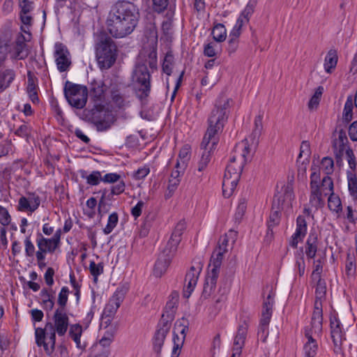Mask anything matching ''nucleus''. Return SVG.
<instances>
[{
	"instance_id": "f257e3e1",
	"label": "nucleus",
	"mask_w": 357,
	"mask_h": 357,
	"mask_svg": "<svg viewBox=\"0 0 357 357\" xmlns=\"http://www.w3.org/2000/svg\"><path fill=\"white\" fill-rule=\"evenodd\" d=\"M229 106V98L220 97L208 118V128L201 144L204 151L197 164L199 172L206 169L211 160V150L218 142V135L222 132L227 121Z\"/></svg>"
},
{
	"instance_id": "f03ea898",
	"label": "nucleus",
	"mask_w": 357,
	"mask_h": 357,
	"mask_svg": "<svg viewBox=\"0 0 357 357\" xmlns=\"http://www.w3.org/2000/svg\"><path fill=\"white\" fill-rule=\"evenodd\" d=\"M139 18L136 6L128 1H118L111 8L107 19L109 32L115 38H123L135 29Z\"/></svg>"
},
{
	"instance_id": "7ed1b4c3",
	"label": "nucleus",
	"mask_w": 357,
	"mask_h": 357,
	"mask_svg": "<svg viewBox=\"0 0 357 357\" xmlns=\"http://www.w3.org/2000/svg\"><path fill=\"white\" fill-rule=\"evenodd\" d=\"M251 149L247 139L236 144L223 177L222 194L225 197L229 198L232 195L239 181L243 167L251 159Z\"/></svg>"
},
{
	"instance_id": "20e7f679",
	"label": "nucleus",
	"mask_w": 357,
	"mask_h": 357,
	"mask_svg": "<svg viewBox=\"0 0 357 357\" xmlns=\"http://www.w3.org/2000/svg\"><path fill=\"white\" fill-rule=\"evenodd\" d=\"M70 319L67 310L55 309L51 321H47L44 328H36V343L38 347H43L46 353L51 354L56 342V333L63 336L68 331Z\"/></svg>"
},
{
	"instance_id": "39448f33",
	"label": "nucleus",
	"mask_w": 357,
	"mask_h": 357,
	"mask_svg": "<svg viewBox=\"0 0 357 357\" xmlns=\"http://www.w3.org/2000/svg\"><path fill=\"white\" fill-rule=\"evenodd\" d=\"M157 68V53L153 50L147 55H142L137 60L132 73V82L136 96L142 102H146L151 90V73L148 70Z\"/></svg>"
},
{
	"instance_id": "423d86ee",
	"label": "nucleus",
	"mask_w": 357,
	"mask_h": 357,
	"mask_svg": "<svg viewBox=\"0 0 357 357\" xmlns=\"http://www.w3.org/2000/svg\"><path fill=\"white\" fill-rule=\"evenodd\" d=\"M96 57L100 69H109L116 61L117 49L110 36L104 31L95 34Z\"/></svg>"
},
{
	"instance_id": "0eeeda50",
	"label": "nucleus",
	"mask_w": 357,
	"mask_h": 357,
	"mask_svg": "<svg viewBox=\"0 0 357 357\" xmlns=\"http://www.w3.org/2000/svg\"><path fill=\"white\" fill-rule=\"evenodd\" d=\"M294 199V192L289 188L285 189L283 195H275L272 204V211L270 214L269 219L267 222V236L271 235V236H273V231L272 228L278 225L280 222V211H288L289 209L291 208L292 202Z\"/></svg>"
},
{
	"instance_id": "6e6552de",
	"label": "nucleus",
	"mask_w": 357,
	"mask_h": 357,
	"mask_svg": "<svg viewBox=\"0 0 357 357\" xmlns=\"http://www.w3.org/2000/svg\"><path fill=\"white\" fill-rule=\"evenodd\" d=\"M82 115L83 119L93 123L98 131H105L113 123V115L105 110L102 104L94 103L93 108L84 109Z\"/></svg>"
},
{
	"instance_id": "1a4fd4ad",
	"label": "nucleus",
	"mask_w": 357,
	"mask_h": 357,
	"mask_svg": "<svg viewBox=\"0 0 357 357\" xmlns=\"http://www.w3.org/2000/svg\"><path fill=\"white\" fill-rule=\"evenodd\" d=\"M63 91L68 102L72 107L77 109L85 107L88 98V90L86 86L66 81Z\"/></svg>"
},
{
	"instance_id": "9d476101",
	"label": "nucleus",
	"mask_w": 357,
	"mask_h": 357,
	"mask_svg": "<svg viewBox=\"0 0 357 357\" xmlns=\"http://www.w3.org/2000/svg\"><path fill=\"white\" fill-rule=\"evenodd\" d=\"M314 324L313 319H311L310 324L304 328L305 337L307 339V342L303 347L305 357H314L317 354L318 344L316 338L319 337L321 335L323 321H320L319 330L314 328Z\"/></svg>"
},
{
	"instance_id": "9b49d317",
	"label": "nucleus",
	"mask_w": 357,
	"mask_h": 357,
	"mask_svg": "<svg viewBox=\"0 0 357 357\" xmlns=\"http://www.w3.org/2000/svg\"><path fill=\"white\" fill-rule=\"evenodd\" d=\"M317 280L318 281L315 289L314 310L311 319H313V322L315 324L314 328L319 330L320 321H323L322 301L326 296V282L321 278Z\"/></svg>"
},
{
	"instance_id": "f8f14e48",
	"label": "nucleus",
	"mask_w": 357,
	"mask_h": 357,
	"mask_svg": "<svg viewBox=\"0 0 357 357\" xmlns=\"http://www.w3.org/2000/svg\"><path fill=\"white\" fill-rule=\"evenodd\" d=\"M331 336L333 342V351L336 354H342V344L345 340V335L342 331V326L336 314H331L330 317Z\"/></svg>"
},
{
	"instance_id": "ddd939ff",
	"label": "nucleus",
	"mask_w": 357,
	"mask_h": 357,
	"mask_svg": "<svg viewBox=\"0 0 357 357\" xmlns=\"http://www.w3.org/2000/svg\"><path fill=\"white\" fill-rule=\"evenodd\" d=\"M312 173L310 176V203L312 206L316 209L321 208L324 206V202L320 198V176L319 174L317 172V168L312 167Z\"/></svg>"
},
{
	"instance_id": "4468645a",
	"label": "nucleus",
	"mask_w": 357,
	"mask_h": 357,
	"mask_svg": "<svg viewBox=\"0 0 357 357\" xmlns=\"http://www.w3.org/2000/svg\"><path fill=\"white\" fill-rule=\"evenodd\" d=\"M172 326V323L165 321V319H160L157 326V329L153 339V350L157 354H160L164 344L165 337Z\"/></svg>"
},
{
	"instance_id": "2eb2a0df",
	"label": "nucleus",
	"mask_w": 357,
	"mask_h": 357,
	"mask_svg": "<svg viewBox=\"0 0 357 357\" xmlns=\"http://www.w3.org/2000/svg\"><path fill=\"white\" fill-rule=\"evenodd\" d=\"M54 57L57 68L60 72L66 71L71 64L70 53L63 44L56 43L54 45Z\"/></svg>"
},
{
	"instance_id": "dca6fc26",
	"label": "nucleus",
	"mask_w": 357,
	"mask_h": 357,
	"mask_svg": "<svg viewBox=\"0 0 357 357\" xmlns=\"http://www.w3.org/2000/svg\"><path fill=\"white\" fill-rule=\"evenodd\" d=\"M175 254L172 252V250L165 248L155 263L153 274L155 277L160 278L166 272Z\"/></svg>"
},
{
	"instance_id": "f3484780",
	"label": "nucleus",
	"mask_w": 357,
	"mask_h": 357,
	"mask_svg": "<svg viewBox=\"0 0 357 357\" xmlns=\"http://www.w3.org/2000/svg\"><path fill=\"white\" fill-rule=\"evenodd\" d=\"M188 331V326L178 322L175 324L173 337L174 347L171 357L179 356Z\"/></svg>"
},
{
	"instance_id": "a211bd4d",
	"label": "nucleus",
	"mask_w": 357,
	"mask_h": 357,
	"mask_svg": "<svg viewBox=\"0 0 357 357\" xmlns=\"http://www.w3.org/2000/svg\"><path fill=\"white\" fill-rule=\"evenodd\" d=\"M248 326V323L245 320L238 325L237 332L234 340L232 354L231 357L241 356L242 349L246 339Z\"/></svg>"
},
{
	"instance_id": "6ab92c4d",
	"label": "nucleus",
	"mask_w": 357,
	"mask_h": 357,
	"mask_svg": "<svg viewBox=\"0 0 357 357\" xmlns=\"http://www.w3.org/2000/svg\"><path fill=\"white\" fill-rule=\"evenodd\" d=\"M36 243L38 250L36 252V256L38 258L46 253H54L59 247V244L52 237L45 238L40 233L37 234Z\"/></svg>"
},
{
	"instance_id": "aec40b11",
	"label": "nucleus",
	"mask_w": 357,
	"mask_h": 357,
	"mask_svg": "<svg viewBox=\"0 0 357 357\" xmlns=\"http://www.w3.org/2000/svg\"><path fill=\"white\" fill-rule=\"evenodd\" d=\"M202 271V267L199 265L197 266H192L190 270L187 272L185 281L183 296L189 298L197 285L199 273Z\"/></svg>"
},
{
	"instance_id": "412c9836",
	"label": "nucleus",
	"mask_w": 357,
	"mask_h": 357,
	"mask_svg": "<svg viewBox=\"0 0 357 357\" xmlns=\"http://www.w3.org/2000/svg\"><path fill=\"white\" fill-rule=\"evenodd\" d=\"M178 299L179 294L177 291H172L169 296V300L166 303L161 319H165V321L172 323L175 317Z\"/></svg>"
},
{
	"instance_id": "4be33fe9",
	"label": "nucleus",
	"mask_w": 357,
	"mask_h": 357,
	"mask_svg": "<svg viewBox=\"0 0 357 357\" xmlns=\"http://www.w3.org/2000/svg\"><path fill=\"white\" fill-rule=\"evenodd\" d=\"M186 224L184 220H180L175 226L173 232L168 241L166 247L172 250V252H176L178 244L181 241V236L185 229Z\"/></svg>"
},
{
	"instance_id": "5701e85b",
	"label": "nucleus",
	"mask_w": 357,
	"mask_h": 357,
	"mask_svg": "<svg viewBox=\"0 0 357 357\" xmlns=\"http://www.w3.org/2000/svg\"><path fill=\"white\" fill-rule=\"evenodd\" d=\"M105 84L102 82L94 81L91 83V97L94 103L102 104L105 100Z\"/></svg>"
},
{
	"instance_id": "b1692460",
	"label": "nucleus",
	"mask_w": 357,
	"mask_h": 357,
	"mask_svg": "<svg viewBox=\"0 0 357 357\" xmlns=\"http://www.w3.org/2000/svg\"><path fill=\"white\" fill-rule=\"evenodd\" d=\"M318 249V238L315 232H310L305 245V253L308 259H314Z\"/></svg>"
},
{
	"instance_id": "393cba45",
	"label": "nucleus",
	"mask_w": 357,
	"mask_h": 357,
	"mask_svg": "<svg viewBox=\"0 0 357 357\" xmlns=\"http://www.w3.org/2000/svg\"><path fill=\"white\" fill-rule=\"evenodd\" d=\"M218 276L219 275H217L215 272L213 274L208 273L202 291V296L203 298H208L215 292Z\"/></svg>"
},
{
	"instance_id": "a878e982",
	"label": "nucleus",
	"mask_w": 357,
	"mask_h": 357,
	"mask_svg": "<svg viewBox=\"0 0 357 357\" xmlns=\"http://www.w3.org/2000/svg\"><path fill=\"white\" fill-rule=\"evenodd\" d=\"M224 254L225 253L221 252V250H217L215 249L211 257L209 264L210 269L208 273L213 274L214 272H215L216 275H219L220 268L222 264Z\"/></svg>"
},
{
	"instance_id": "bb28decb",
	"label": "nucleus",
	"mask_w": 357,
	"mask_h": 357,
	"mask_svg": "<svg viewBox=\"0 0 357 357\" xmlns=\"http://www.w3.org/2000/svg\"><path fill=\"white\" fill-rule=\"evenodd\" d=\"M320 186V198L325 203L324 197L329 196L333 192V181L329 176H326L322 178Z\"/></svg>"
},
{
	"instance_id": "cd10ccee",
	"label": "nucleus",
	"mask_w": 357,
	"mask_h": 357,
	"mask_svg": "<svg viewBox=\"0 0 357 357\" xmlns=\"http://www.w3.org/2000/svg\"><path fill=\"white\" fill-rule=\"evenodd\" d=\"M117 296V294H114L105 306L103 314L106 317H112L120 307L122 300Z\"/></svg>"
},
{
	"instance_id": "c85d7f7f",
	"label": "nucleus",
	"mask_w": 357,
	"mask_h": 357,
	"mask_svg": "<svg viewBox=\"0 0 357 357\" xmlns=\"http://www.w3.org/2000/svg\"><path fill=\"white\" fill-rule=\"evenodd\" d=\"M15 77V72L10 69L0 72V93L5 91L10 86Z\"/></svg>"
},
{
	"instance_id": "c756f323",
	"label": "nucleus",
	"mask_w": 357,
	"mask_h": 357,
	"mask_svg": "<svg viewBox=\"0 0 357 357\" xmlns=\"http://www.w3.org/2000/svg\"><path fill=\"white\" fill-rule=\"evenodd\" d=\"M190 147L186 145L180 150L178 158L175 165L176 168H180L181 171L185 170L190 160Z\"/></svg>"
},
{
	"instance_id": "7c9ffc66",
	"label": "nucleus",
	"mask_w": 357,
	"mask_h": 357,
	"mask_svg": "<svg viewBox=\"0 0 357 357\" xmlns=\"http://www.w3.org/2000/svg\"><path fill=\"white\" fill-rule=\"evenodd\" d=\"M337 54L335 50H330L325 58L324 69L326 73H331L332 70L336 67L337 63Z\"/></svg>"
},
{
	"instance_id": "2f4dec72",
	"label": "nucleus",
	"mask_w": 357,
	"mask_h": 357,
	"mask_svg": "<svg viewBox=\"0 0 357 357\" xmlns=\"http://www.w3.org/2000/svg\"><path fill=\"white\" fill-rule=\"evenodd\" d=\"M262 119H263V114H258L255 119L254 128H253L251 136H250L252 143L257 144L258 139L261 134V132L263 130Z\"/></svg>"
},
{
	"instance_id": "473e14b6",
	"label": "nucleus",
	"mask_w": 357,
	"mask_h": 357,
	"mask_svg": "<svg viewBox=\"0 0 357 357\" xmlns=\"http://www.w3.org/2000/svg\"><path fill=\"white\" fill-rule=\"evenodd\" d=\"M273 296L271 294H269L263 303V309L261 319L266 318L267 321H271L273 313Z\"/></svg>"
},
{
	"instance_id": "72a5a7b5",
	"label": "nucleus",
	"mask_w": 357,
	"mask_h": 357,
	"mask_svg": "<svg viewBox=\"0 0 357 357\" xmlns=\"http://www.w3.org/2000/svg\"><path fill=\"white\" fill-rule=\"evenodd\" d=\"M111 98L113 103L119 108H123L128 105V102L117 87H113L111 90Z\"/></svg>"
},
{
	"instance_id": "f704fd0d",
	"label": "nucleus",
	"mask_w": 357,
	"mask_h": 357,
	"mask_svg": "<svg viewBox=\"0 0 357 357\" xmlns=\"http://www.w3.org/2000/svg\"><path fill=\"white\" fill-rule=\"evenodd\" d=\"M82 334V327L79 324H73L70 327L69 336L76 343L77 347L82 349L83 346L81 344L80 337Z\"/></svg>"
},
{
	"instance_id": "c9c22d12",
	"label": "nucleus",
	"mask_w": 357,
	"mask_h": 357,
	"mask_svg": "<svg viewBox=\"0 0 357 357\" xmlns=\"http://www.w3.org/2000/svg\"><path fill=\"white\" fill-rule=\"evenodd\" d=\"M116 195L112 193V191L108 192L107 190H104L102 193L101 198L98 204V213L100 214L106 213L108 211L107 201H111L113 199V196Z\"/></svg>"
},
{
	"instance_id": "e433bc0d",
	"label": "nucleus",
	"mask_w": 357,
	"mask_h": 357,
	"mask_svg": "<svg viewBox=\"0 0 357 357\" xmlns=\"http://www.w3.org/2000/svg\"><path fill=\"white\" fill-rule=\"evenodd\" d=\"M213 39L218 43L225 40L227 37V30L225 26L220 23L216 24L212 30Z\"/></svg>"
},
{
	"instance_id": "4c0bfd02",
	"label": "nucleus",
	"mask_w": 357,
	"mask_h": 357,
	"mask_svg": "<svg viewBox=\"0 0 357 357\" xmlns=\"http://www.w3.org/2000/svg\"><path fill=\"white\" fill-rule=\"evenodd\" d=\"M328 206L331 211L337 213L342 211V209L341 200L335 193L329 195L328 199Z\"/></svg>"
},
{
	"instance_id": "58836bf2",
	"label": "nucleus",
	"mask_w": 357,
	"mask_h": 357,
	"mask_svg": "<svg viewBox=\"0 0 357 357\" xmlns=\"http://www.w3.org/2000/svg\"><path fill=\"white\" fill-rule=\"evenodd\" d=\"M353 98L351 96L347 97L344 104L342 118L347 123L351 121L353 118Z\"/></svg>"
},
{
	"instance_id": "ea45409f",
	"label": "nucleus",
	"mask_w": 357,
	"mask_h": 357,
	"mask_svg": "<svg viewBox=\"0 0 357 357\" xmlns=\"http://www.w3.org/2000/svg\"><path fill=\"white\" fill-rule=\"evenodd\" d=\"M69 289L67 287H63L59 293L57 304L59 307L56 309L67 310L66 305L68 299Z\"/></svg>"
},
{
	"instance_id": "a19ab883",
	"label": "nucleus",
	"mask_w": 357,
	"mask_h": 357,
	"mask_svg": "<svg viewBox=\"0 0 357 357\" xmlns=\"http://www.w3.org/2000/svg\"><path fill=\"white\" fill-rule=\"evenodd\" d=\"M119 221V215L117 213L114 212L109 215L107 224L106 227L103 229V232L105 234H110L113 229L116 227Z\"/></svg>"
},
{
	"instance_id": "79ce46f5",
	"label": "nucleus",
	"mask_w": 357,
	"mask_h": 357,
	"mask_svg": "<svg viewBox=\"0 0 357 357\" xmlns=\"http://www.w3.org/2000/svg\"><path fill=\"white\" fill-rule=\"evenodd\" d=\"M311 155V150H310V143L307 141H303L301 143V147H300V153L298 158V162L301 158L304 157L303 163L305 161L306 162H310V157Z\"/></svg>"
},
{
	"instance_id": "37998d69",
	"label": "nucleus",
	"mask_w": 357,
	"mask_h": 357,
	"mask_svg": "<svg viewBox=\"0 0 357 357\" xmlns=\"http://www.w3.org/2000/svg\"><path fill=\"white\" fill-rule=\"evenodd\" d=\"M270 321L267 319H261L258 329V335L260 337L262 342H266L268 335V325Z\"/></svg>"
},
{
	"instance_id": "c03bdc74",
	"label": "nucleus",
	"mask_w": 357,
	"mask_h": 357,
	"mask_svg": "<svg viewBox=\"0 0 357 357\" xmlns=\"http://www.w3.org/2000/svg\"><path fill=\"white\" fill-rule=\"evenodd\" d=\"M174 56L172 52H167L162 63V70L167 75H170L172 71Z\"/></svg>"
},
{
	"instance_id": "a18cd8bd",
	"label": "nucleus",
	"mask_w": 357,
	"mask_h": 357,
	"mask_svg": "<svg viewBox=\"0 0 357 357\" xmlns=\"http://www.w3.org/2000/svg\"><path fill=\"white\" fill-rule=\"evenodd\" d=\"M103 264L102 263L96 264L91 261L89 264V271L93 277V281L97 282L98 277L103 273Z\"/></svg>"
},
{
	"instance_id": "49530a36",
	"label": "nucleus",
	"mask_w": 357,
	"mask_h": 357,
	"mask_svg": "<svg viewBox=\"0 0 357 357\" xmlns=\"http://www.w3.org/2000/svg\"><path fill=\"white\" fill-rule=\"evenodd\" d=\"M348 188L354 199H357V178L351 174L348 175Z\"/></svg>"
},
{
	"instance_id": "de8ad7c7",
	"label": "nucleus",
	"mask_w": 357,
	"mask_h": 357,
	"mask_svg": "<svg viewBox=\"0 0 357 357\" xmlns=\"http://www.w3.org/2000/svg\"><path fill=\"white\" fill-rule=\"evenodd\" d=\"M323 91H324L323 86H319L316 89L314 94L310 98L309 103H308V107L310 109H313L314 108H316L319 105Z\"/></svg>"
},
{
	"instance_id": "09e8293b",
	"label": "nucleus",
	"mask_w": 357,
	"mask_h": 357,
	"mask_svg": "<svg viewBox=\"0 0 357 357\" xmlns=\"http://www.w3.org/2000/svg\"><path fill=\"white\" fill-rule=\"evenodd\" d=\"M323 264L324 259L322 258H319L314 261L313 271L312 273L313 279L321 278V274L323 271Z\"/></svg>"
},
{
	"instance_id": "8fccbe9b",
	"label": "nucleus",
	"mask_w": 357,
	"mask_h": 357,
	"mask_svg": "<svg viewBox=\"0 0 357 357\" xmlns=\"http://www.w3.org/2000/svg\"><path fill=\"white\" fill-rule=\"evenodd\" d=\"M321 168L328 176L333 172L334 162L333 160L329 157H324L321 160Z\"/></svg>"
},
{
	"instance_id": "3c124183",
	"label": "nucleus",
	"mask_w": 357,
	"mask_h": 357,
	"mask_svg": "<svg viewBox=\"0 0 357 357\" xmlns=\"http://www.w3.org/2000/svg\"><path fill=\"white\" fill-rule=\"evenodd\" d=\"M37 77H36L31 71H28L26 91L30 92L37 91Z\"/></svg>"
},
{
	"instance_id": "603ef678",
	"label": "nucleus",
	"mask_w": 357,
	"mask_h": 357,
	"mask_svg": "<svg viewBox=\"0 0 357 357\" xmlns=\"http://www.w3.org/2000/svg\"><path fill=\"white\" fill-rule=\"evenodd\" d=\"M238 38V36H231V34L229 33L227 47V51L229 55L234 54L237 50L239 43Z\"/></svg>"
},
{
	"instance_id": "864d4df0",
	"label": "nucleus",
	"mask_w": 357,
	"mask_h": 357,
	"mask_svg": "<svg viewBox=\"0 0 357 357\" xmlns=\"http://www.w3.org/2000/svg\"><path fill=\"white\" fill-rule=\"evenodd\" d=\"M102 178L100 172L93 171L86 177V181L91 185H97L102 181Z\"/></svg>"
},
{
	"instance_id": "5fc2aeb1",
	"label": "nucleus",
	"mask_w": 357,
	"mask_h": 357,
	"mask_svg": "<svg viewBox=\"0 0 357 357\" xmlns=\"http://www.w3.org/2000/svg\"><path fill=\"white\" fill-rule=\"evenodd\" d=\"M10 220L11 218L8 210L5 207L0 206V223L3 227H5L10 224Z\"/></svg>"
},
{
	"instance_id": "6e6d98bb",
	"label": "nucleus",
	"mask_w": 357,
	"mask_h": 357,
	"mask_svg": "<svg viewBox=\"0 0 357 357\" xmlns=\"http://www.w3.org/2000/svg\"><path fill=\"white\" fill-rule=\"evenodd\" d=\"M218 45L214 43H209L204 46V54L208 57H213L217 55Z\"/></svg>"
},
{
	"instance_id": "4d7b16f0",
	"label": "nucleus",
	"mask_w": 357,
	"mask_h": 357,
	"mask_svg": "<svg viewBox=\"0 0 357 357\" xmlns=\"http://www.w3.org/2000/svg\"><path fill=\"white\" fill-rule=\"evenodd\" d=\"M355 257L354 255H351L349 254L347 255V261H346V272L347 275H352L355 272Z\"/></svg>"
},
{
	"instance_id": "13d9d810",
	"label": "nucleus",
	"mask_w": 357,
	"mask_h": 357,
	"mask_svg": "<svg viewBox=\"0 0 357 357\" xmlns=\"http://www.w3.org/2000/svg\"><path fill=\"white\" fill-rule=\"evenodd\" d=\"M35 0H19V6L24 13H30L33 8Z\"/></svg>"
},
{
	"instance_id": "bf43d9fd",
	"label": "nucleus",
	"mask_w": 357,
	"mask_h": 357,
	"mask_svg": "<svg viewBox=\"0 0 357 357\" xmlns=\"http://www.w3.org/2000/svg\"><path fill=\"white\" fill-rule=\"evenodd\" d=\"M179 183H180V180L174 179V178H169V184H168V187H167L168 192L165 195L166 199H168L172 196L173 193L176 190Z\"/></svg>"
},
{
	"instance_id": "052dcab7",
	"label": "nucleus",
	"mask_w": 357,
	"mask_h": 357,
	"mask_svg": "<svg viewBox=\"0 0 357 357\" xmlns=\"http://www.w3.org/2000/svg\"><path fill=\"white\" fill-rule=\"evenodd\" d=\"M29 199V203L31 207V213L34 212L40 206V197L34 193L29 194L26 197Z\"/></svg>"
},
{
	"instance_id": "680f3d73",
	"label": "nucleus",
	"mask_w": 357,
	"mask_h": 357,
	"mask_svg": "<svg viewBox=\"0 0 357 357\" xmlns=\"http://www.w3.org/2000/svg\"><path fill=\"white\" fill-rule=\"evenodd\" d=\"M247 208V201L245 198L239 200L236 212V218H241Z\"/></svg>"
},
{
	"instance_id": "e2e57ef3",
	"label": "nucleus",
	"mask_w": 357,
	"mask_h": 357,
	"mask_svg": "<svg viewBox=\"0 0 357 357\" xmlns=\"http://www.w3.org/2000/svg\"><path fill=\"white\" fill-rule=\"evenodd\" d=\"M296 230L306 235L307 233V222L305 218L302 215H298L296 219Z\"/></svg>"
},
{
	"instance_id": "0e129e2a",
	"label": "nucleus",
	"mask_w": 357,
	"mask_h": 357,
	"mask_svg": "<svg viewBox=\"0 0 357 357\" xmlns=\"http://www.w3.org/2000/svg\"><path fill=\"white\" fill-rule=\"evenodd\" d=\"M112 342V338L103 337L99 342L98 344H96L93 348V351L94 352H100L101 349H107L106 347H109Z\"/></svg>"
},
{
	"instance_id": "69168bd1",
	"label": "nucleus",
	"mask_w": 357,
	"mask_h": 357,
	"mask_svg": "<svg viewBox=\"0 0 357 357\" xmlns=\"http://www.w3.org/2000/svg\"><path fill=\"white\" fill-rule=\"evenodd\" d=\"M305 236V234H303V233H301L296 229L294 234L291 236V239L289 242V245L293 248H296L298 246V242L302 241Z\"/></svg>"
},
{
	"instance_id": "338daca9",
	"label": "nucleus",
	"mask_w": 357,
	"mask_h": 357,
	"mask_svg": "<svg viewBox=\"0 0 357 357\" xmlns=\"http://www.w3.org/2000/svg\"><path fill=\"white\" fill-rule=\"evenodd\" d=\"M25 253L27 257H32L35 253V247L31 241L30 236H26L24 240Z\"/></svg>"
},
{
	"instance_id": "774afa93",
	"label": "nucleus",
	"mask_w": 357,
	"mask_h": 357,
	"mask_svg": "<svg viewBox=\"0 0 357 357\" xmlns=\"http://www.w3.org/2000/svg\"><path fill=\"white\" fill-rule=\"evenodd\" d=\"M17 208L20 211L31 212V207L29 203V199L25 197H21L19 199Z\"/></svg>"
}]
</instances>
